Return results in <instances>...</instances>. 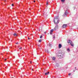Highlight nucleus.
Masks as SVG:
<instances>
[{"instance_id": "obj_11", "label": "nucleus", "mask_w": 78, "mask_h": 78, "mask_svg": "<svg viewBox=\"0 0 78 78\" xmlns=\"http://www.w3.org/2000/svg\"><path fill=\"white\" fill-rule=\"evenodd\" d=\"M13 36H17V34H16V33H15L14 34H13Z\"/></svg>"}, {"instance_id": "obj_6", "label": "nucleus", "mask_w": 78, "mask_h": 78, "mask_svg": "<svg viewBox=\"0 0 78 78\" xmlns=\"http://www.w3.org/2000/svg\"><path fill=\"white\" fill-rule=\"evenodd\" d=\"M58 29V25H56L55 28L54 29V31H56V30H57Z\"/></svg>"}, {"instance_id": "obj_28", "label": "nucleus", "mask_w": 78, "mask_h": 78, "mask_svg": "<svg viewBox=\"0 0 78 78\" xmlns=\"http://www.w3.org/2000/svg\"><path fill=\"white\" fill-rule=\"evenodd\" d=\"M75 70H74V72H75Z\"/></svg>"}, {"instance_id": "obj_4", "label": "nucleus", "mask_w": 78, "mask_h": 78, "mask_svg": "<svg viewBox=\"0 0 78 78\" xmlns=\"http://www.w3.org/2000/svg\"><path fill=\"white\" fill-rule=\"evenodd\" d=\"M63 57V55L61 54H59L58 55V58H60V59L62 58Z\"/></svg>"}, {"instance_id": "obj_5", "label": "nucleus", "mask_w": 78, "mask_h": 78, "mask_svg": "<svg viewBox=\"0 0 78 78\" xmlns=\"http://www.w3.org/2000/svg\"><path fill=\"white\" fill-rule=\"evenodd\" d=\"M67 26V25L66 24H63L62 27V28H66Z\"/></svg>"}, {"instance_id": "obj_16", "label": "nucleus", "mask_w": 78, "mask_h": 78, "mask_svg": "<svg viewBox=\"0 0 78 78\" xmlns=\"http://www.w3.org/2000/svg\"><path fill=\"white\" fill-rule=\"evenodd\" d=\"M42 36H41L40 37V38H42Z\"/></svg>"}, {"instance_id": "obj_15", "label": "nucleus", "mask_w": 78, "mask_h": 78, "mask_svg": "<svg viewBox=\"0 0 78 78\" xmlns=\"http://www.w3.org/2000/svg\"><path fill=\"white\" fill-rule=\"evenodd\" d=\"M61 2H64V1H65V0H61Z\"/></svg>"}, {"instance_id": "obj_13", "label": "nucleus", "mask_w": 78, "mask_h": 78, "mask_svg": "<svg viewBox=\"0 0 78 78\" xmlns=\"http://www.w3.org/2000/svg\"><path fill=\"white\" fill-rule=\"evenodd\" d=\"M67 51H70V49H69V48H67Z\"/></svg>"}, {"instance_id": "obj_1", "label": "nucleus", "mask_w": 78, "mask_h": 78, "mask_svg": "<svg viewBox=\"0 0 78 78\" xmlns=\"http://www.w3.org/2000/svg\"><path fill=\"white\" fill-rule=\"evenodd\" d=\"M59 20L58 19V17H55L54 18V22L55 24L57 25L59 23Z\"/></svg>"}, {"instance_id": "obj_8", "label": "nucleus", "mask_w": 78, "mask_h": 78, "mask_svg": "<svg viewBox=\"0 0 78 78\" xmlns=\"http://www.w3.org/2000/svg\"><path fill=\"white\" fill-rule=\"evenodd\" d=\"M62 47V45H61V44H59L58 45V48H61Z\"/></svg>"}, {"instance_id": "obj_26", "label": "nucleus", "mask_w": 78, "mask_h": 78, "mask_svg": "<svg viewBox=\"0 0 78 78\" xmlns=\"http://www.w3.org/2000/svg\"><path fill=\"white\" fill-rule=\"evenodd\" d=\"M6 59H5V61H6Z\"/></svg>"}, {"instance_id": "obj_7", "label": "nucleus", "mask_w": 78, "mask_h": 78, "mask_svg": "<svg viewBox=\"0 0 78 78\" xmlns=\"http://www.w3.org/2000/svg\"><path fill=\"white\" fill-rule=\"evenodd\" d=\"M55 31L54 30V29L51 30L50 32V34H53L52 33L53 32V31Z\"/></svg>"}, {"instance_id": "obj_18", "label": "nucleus", "mask_w": 78, "mask_h": 78, "mask_svg": "<svg viewBox=\"0 0 78 78\" xmlns=\"http://www.w3.org/2000/svg\"><path fill=\"white\" fill-rule=\"evenodd\" d=\"M75 69H75V70H76L77 69H76V67H75Z\"/></svg>"}, {"instance_id": "obj_24", "label": "nucleus", "mask_w": 78, "mask_h": 78, "mask_svg": "<svg viewBox=\"0 0 78 78\" xmlns=\"http://www.w3.org/2000/svg\"><path fill=\"white\" fill-rule=\"evenodd\" d=\"M44 33L45 34H46V32H44Z\"/></svg>"}, {"instance_id": "obj_23", "label": "nucleus", "mask_w": 78, "mask_h": 78, "mask_svg": "<svg viewBox=\"0 0 78 78\" xmlns=\"http://www.w3.org/2000/svg\"><path fill=\"white\" fill-rule=\"evenodd\" d=\"M28 39L29 40L30 39V38L28 37Z\"/></svg>"}, {"instance_id": "obj_19", "label": "nucleus", "mask_w": 78, "mask_h": 78, "mask_svg": "<svg viewBox=\"0 0 78 78\" xmlns=\"http://www.w3.org/2000/svg\"><path fill=\"white\" fill-rule=\"evenodd\" d=\"M69 76H70V75H71V73L69 74Z\"/></svg>"}, {"instance_id": "obj_3", "label": "nucleus", "mask_w": 78, "mask_h": 78, "mask_svg": "<svg viewBox=\"0 0 78 78\" xmlns=\"http://www.w3.org/2000/svg\"><path fill=\"white\" fill-rule=\"evenodd\" d=\"M68 43L69 44H70L71 46H72V47H73V43L72 42V41L69 40L68 41Z\"/></svg>"}, {"instance_id": "obj_21", "label": "nucleus", "mask_w": 78, "mask_h": 78, "mask_svg": "<svg viewBox=\"0 0 78 78\" xmlns=\"http://www.w3.org/2000/svg\"><path fill=\"white\" fill-rule=\"evenodd\" d=\"M12 6H14V4H12Z\"/></svg>"}, {"instance_id": "obj_27", "label": "nucleus", "mask_w": 78, "mask_h": 78, "mask_svg": "<svg viewBox=\"0 0 78 78\" xmlns=\"http://www.w3.org/2000/svg\"><path fill=\"white\" fill-rule=\"evenodd\" d=\"M32 70H33V69H32Z\"/></svg>"}, {"instance_id": "obj_9", "label": "nucleus", "mask_w": 78, "mask_h": 78, "mask_svg": "<svg viewBox=\"0 0 78 78\" xmlns=\"http://www.w3.org/2000/svg\"><path fill=\"white\" fill-rule=\"evenodd\" d=\"M50 72H48V73H45V75H48V74H49Z\"/></svg>"}, {"instance_id": "obj_31", "label": "nucleus", "mask_w": 78, "mask_h": 78, "mask_svg": "<svg viewBox=\"0 0 78 78\" xmlns=\"http://www.w3.org/2000/svg\"><path fill=\"white\" fill-rule=\"evenodd\" d=\"M18 47L19 48V46H18Z\"/></svg>"}, {"instance_id": "obj_20", "label": "nucleus", "mask_w": 78, "mask_h": 78, "mask_svg": "<svg viewBox=\"0 0 78 78\" xmlns=\"http://www.w3.org/2000/svg\"><path fill=\"white\" fill-rule=\"evenodd\" d=\"M48 2H47V5H48Z\"/></svg>"}, {"instance_id": "obj_14", "label": "nucleus", "mask_w": 78, "mask_h": 78, "mask_svg": "<svg viewBox=\"0 0 78 78\" xmlns=\"http://www.w3.org/2000/svg\"><path fill=\"white\" fill-rule=\"evenodd\" d=\"M53 38H55V35H54L53 36Z\"/></svg>"}, {"instance_id": "obj_30", "label": "nucleus", "mask_w": 78, "mask_h": 78, "mask_svg": "<svg viewBox=\"0 0 78 78\" xmlns=\"http://www.w3.org/2000/svg\"><path fill=\"white\" fill-rule=\"evenodd\" d=\"M12 78H13V77H12Z\"/></svg>"}, {"instance_id": "obj_12", "label": "nucleus", "mask_w": 78, "mask_h": 78, "mask_svg": "<svg viewBox=\"0 0 78 78\" xmlns=\"http://www.w3.org/2000/svg\"><path fill=\"white\" fill-rule=\"evenodd\" d=\"M42 39H41L40 40L38 41L39 42H42Z\"/></svg>"}, {"instance_id": "obj_17", "label": "nucleus", "mask_w": 78, "mask_h": 78, "mask_svg": "<svg viewBox=\"0 0 78 78\" xmlns=\"http://www.w3.org/2000/svg\"><path fill=\"white\" fill-rule=\"evenodd\" d=\"M19 49H20V50H21V49H22V47H20V48H19Z\"/></svg>"}, {"instance_id": "obj_25", "label": "nucleus", "mask_w": 78, "mask_h": 78, "mask_svg": "<svg viewBox=\"0 0 78 78\" xmlns=\"http://www.w3.org/2000/svg\"><path fill=\"white\" fill-rule=\"evenodd\" d=\"M35 1H34V2H35Z\"/></svg>"}, {"instance_id": "obj_10", "label": "nucleus", "mask_w": 78, "mask_h": 78, "mask_svg": "<svg viewBox=\"0 0 78 78\" xmlns=\"http://www.w3.org/2000/svg\"><path fill=\"white\" fill-rule=\"evenodd\" d=\"M55 58H56L54 57L52 58V59L53 61H55Z\"/></svg>"}, {"instance_id": "obj_29", "label": "nucleus", "mask_w": 78, "mask_h": 78, "mask_svg": "<svg viewBox=\"0 0 78 78\" xmlns=\"http://www.w3.org/2000/svg\"><path fill=\"white\" fill-rule=\"evenodd\" d=\"M30 63L31 64V62H30Z\"/></svg>"}, {"instance_id": "obj_2", "label": "nucleus", "mask_w": 78, "mask_h": 78, "mask_svg": "<svg viewBox=\"0 0 78 78\" xmlns=\"http://www.w3.org/2000/svg\"><path fill=\"white\" fill-rule=\"evenodd\" d=\"M65 11V12L64 14L63 15V17H66V16H67V14H68L69 13V9H67Z\"/></svg>"}, {"instance_id": "obj_22", "label": "nucleus", "mask_w": 78, "mask_h": 78, "mask_svg": "<svg viewBox=\"0 0 78 78\" xmlns=\"http://www.w3.org/2000/svg\"><path fill=\"white\" fill-rule=\"evenodd\" d=\"M16 44H18V42L16 43Z\"/></svg>"}]
</instances>
